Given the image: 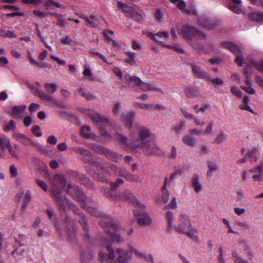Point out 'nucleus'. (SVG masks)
I'll list each match as a JSON object with an SVG mask.
<instances>
[{
    "instance_id": "473e14b6",
    "label": "nucleus",
    "mask_w": 263,
    "mask_h": 263,
    "mask_svg": "<svg viewBox=\"0 0 263 263\" xmlns=\"http://www.w3.org/2000/svg\"><path fill=\"white\" fill-rule=\"evenodd\" d=\"M81 18L85 20L86 22V25L90 27H95L96 23L95 22V16L93 15H91L89 17H86L84 15L81 16Z\"/></svg>"
},
{
    "instance_id": "6ab92c4d",
    "label": "nucleus",
    "mask_w": 263,
    "mask_h": 263,
    "mask_svg": "<svg viewBox=\"0 0 263 263\" xmlns=\"http://www.w3.org/2000/svg\"><path fill=\"white\" fill-rule=\"evenodd\" d=\"M12 137L15 140L23 143L24 145H28L32 142L31 140L26 135L16 132H13Z\"/></svg>"
},
{
    "instance_id": "4468645a",
    "label": "nucleus",
    "mask_w": 263,
    "mask_h": 263,
    "mask_svg": "<svg viewBox=\"0 0 263 263\" xmlns=\"http://www.w3.org/2000/svg\"><path fill=\"white\" fill-rule=\"evenodd\" d=\"M72 149L76 153L81 155L82 156L83 159H84V160L85 161V162L86 163H91V154L89 151H88L87 149H85L82 147H74L72 148ZM92 163L93 164V165H95L96 166V163H99V162H92Z\"/></svg>"
},
{
    "instance_id": "b1692460",
    "label": "nucleus",
    "mask_w": 263,
    "mask_h": 263,
    "mask_svg": "<svg viewBox=\"0 0 263 263\" xmlns=\"http://www.w3.org/2000/svg\"><path fill=\"white\" fill-rule=\"evenodd\" d=\"M131 250H132L133 254L134 253L135 255L138 258L144 260L149 259L152 262H154V259L152 255H149L146 256L140 251L134 248H131Z\"/></svg>"
},
{
    "instance_id": "423d86ee",
    "label": "nucleus",
    "mask_w": 263,
    "mask_h": 263,
    "mask_svg": "<svg viewBox=\"0 0 263 263\" xmlns=\"http://www.w3.org/2000/svg\"><path fill=\"white\" fill-rule=\"evenodd\" d=\"M101 224H103V222H101ZM102 226L105 231L108 232L109 236L113 242L121 243L124 241V238L121 236L118 231L120 227L119 223L110 221L106 224V226Z\"/></svg>"
},
{
    "instance_id": "dca6fc26",
    "label": "nucleus",
    "mask_w": 263,
    "mask_h": 263,
    "mask_svg": "<svg viewBox=\"0 0 263 263\" xmlns=\"http://www.w3.org/2000/svg\"><path fill=\"white\" fill-rule=\"evenodd\" d=\"M27 106L26 105H16L12 107L10 115L13 118L21 119L23 116L24 111L26 109Z\"/></svg>"
},
{
    "instance_id": "bf43d9fd",
    "label": "nucleus",
    "mask_w": 263,
    "mask_h": 263,
    "mask_svg": "<svg viewBox=\"0 0 263 263\" xmlns=\"http://www.w3.org/2000/svg\"><path fill=\"white\" fill-rule=\"evenodd\" d=\"M211 82L215 86L222 85L223 84V80L221 78L213 79Z\"/></svg>"
},
{
    "instance_id": "72a5a7b5",
    "label": "nucleus",
    "mask_w": 263,
    "mask_h": 263,
    "mask_svg": "<svg viewBox=\"0 0 263 263\" xmlns=\"http://www.w3.org/2000/svg\"><path fill=\"white\" fill-rule=\"evenodd\" d=\"M256 152L257 150L256 149H253L247 153V156L252 164L255 163L257 161Z\"/></svg>"
},
{
    "instance_id": "603ef678",
    "label": "nucleus",
    "mask_w": 263,
    "mask_h": 263,
    "mask_svg": "<svg viewBox=\"0 0 263 263\" xmlns=\"http://www.w3.org/2000/svg\"><path fill=\"white\" fill-rule=\"evenodd\" d=\"M10 173L11 176L13 178H15L18 176L17 170L14 164H11L10 166Z\"/></svg>"
},
{
    "instance_id": "5fc2aeb1",
    "label": "nucleus",
    "mask_w": 263,
    "mask_h": 263,
    "mask_svg": "<svg viewBox=\"0 0 263 263\" xmlns=\"http://www.w3.org/2000/svg\"><path fill=\"white\" fill-rule=\"evenodd\" d=\"M231 92L238 98H241L242 97L240 90L237 89L235 86H233L231 88Z\"/></svg>"
},
{
    "instance_id": "a211bd4d",
    "label": "nucleus",
    "mask_w": 263,
    "mask_h": 263,
    "mask_svg": "<svg viewBox=\"0 0 263 263\" xmlns=\"http://www.w3.org/2000/svg\"><path fill=\"white\" fill-rule=\"evenodd\" d=\"M181 111L183 117L186 119L192 120L196 126H203L204 125V121H201L200 119H198L192 114L190 113L184 109H181Z\"/></svg>"
},
{
    "instance_id": "20e7f679",
    "label": "nucleus",
    "mask_w": 263,
    "mask_h": 263,
    "mask_svg": "<svg viewBox=\"0 0 263 263\" xmlns=\"http://www.w3.org/2000/svg\"><path fill=\"white\" fill-rule=\"evenodd\" d=\"M129 197L133 198V202L135 204V210L134 211V215L136 217L138 224L140 226L146 227L152 224V220L148 214L143 211L145 206L142 203H140L136 198L133 197L132 194L129 195Z\"/></svg>"
},
{
    "instance_id": "6e6552de",
    "label": "nucleus",
    "mask_w": 263,
    "mask_h": 263,
    "mask_svg": "<svg viewBox=\"0 0 263 263\" xmlns=\"http://www.w3.org/2000/svg\"><path fill=\"white\" fill-rule=\"evenodd\" d=\"M115 263H129L133 258L131 248L119 247L116 249Z\"/></svg>"
},
{
    "instance_id": "13d9d810",
    "label": "nucleus",
    "mask_w": 263,
    "mask_h": 263,
    "mask_svg": "<svg viewBox=\"0 0 263 263\" xmlns=\"http://www.w3.org/2000/svg\"><path fill=\"white\" fill-rule=\"evenodd\" d=\"M177 208V202H176V199L175 197L173 198L172 199L171 203L166 205L164 209H168L169 208H171L173 209H176Z\"/></svg>"
},
{
    "instance_id": "37998d69",
    "label": "nucleus",
    "mask_w": 263,
    "mask_h": 263,
    "mask_svg": "<svg viewBox=\"0 0 263 263\" xmlns=\"http://www.w3.org/2000/svg\"><path fill=\"white\" fill-rule=\"evenodd\" d=\"M31 200V194L30 192L29 191H27L25 196H24V200L23 203L22 208L23 209H26L28 203Z\"/></svg>"
},
{
    "instance_id": "7c9ffc66",
    "label": "nucleus",
    "mask_w": 263,
    "mask_h": 263,
    "mask_svg": "<svg viewBox=\"0 0 263 263\" xmlns=\"http://www.w3.org/2000/svg\"><path fill=\"white\" fill-rule=\"evenodd\" d=\"M232 256L235 263H250L248 260L244 259L235 251L232 252Z\"/></svg>"
},
{
    "instance_id": "f704fd0d",
    "label": "nucleus",
    "mask_w": 263,
    "mask_h": 263,
    "mask_svg": "<svg viewBox=\"0 0 263 263\" xmlns=\"http://www.w3.org/2000/svg\"><path fill=\"white\" fill-rule=\"evenodd\" d=\"M91 128L88 125H84L81 127V134L84 138H89L91 135Z\"/></svg>"
},
{
    "instance_id": "aec40b11",
    "label": "nucleus",
    "mask_w": 263,
    "mask_h": 263,
    "mask_svg": "<svg viewBox=\"0 0 263 263\" xmlns=\"http://www.w3.org/2000/svg\"><path fill=\"white\" fill-rule=\"evenodd\" d=\"M189 134L183 136L182 142L187 146L194 147L197 143L196 138L193 136V135H191L189 133Z\"/></svg>"
},
{
    "instance_id": "e433bc0d",
    "label": "nucleus",
    "mask_w": 263,
    "mask_h": 263,
    "mask_svg": "<svg viewBox=\"0 0 263 263\" xmlns=\"http://www.w3.org/2000/svg\"><path fill=\"white\" fill-rule=\"evenodd\" d=\"M228 138V135L224 132H220L215 139L216 143L219 144L225 141Z\"/></svg>"
},
{
    "instance_id": "ea45409f",
    "label": "nucleus",
    "mask_w": 263,
    "mask_h": 263,
    "mask_svg": "<svg viewBox=\"0 0 263 263\" xmlns=\"http://www.w3.org/2000/svg\"><path fill=\"white\" fill-rule=\"evenodd\" d=\"M51 14L57 18V20H58L57 25L60 26L62 27H65L66 22H65V19L63 17L62 15H61L60 14H58V13H54V14L51 13Z\"/></svg>"
},
{
    "instance_id": "c85d7f7f",
    "label": "nucleus",
    "mask_w": 263,
    "mask_h": 263,
    "mask_svg": "<svg viewBox=\"0 0 263 263\" xmlns=\"http://www.w3.org/2000/svg\"><path fill=\"white\" fill-rule=\"evenodd\" d=\"M78 91L80 95L83 96L85 99L88 100H92L95 99L96 97L93 95L91 94L87 90L81 88L78 90Z\"/></svg>"
},
{
    "instance_id": "9b49d317",
    "label": "nucleus",
    "mask_w": 263,
    "mask_h": 263,
    "mask_svg": "<svg viewBox=\"0 0 263 263\" xmlns=\"http://www.w3.org/2000/svg\"><path fill=\"white\" fill-rule=\"evenodd\" d=\"M182 31L184 37L187 39L193 38L204 39L205 38V35L203 33L192 26H184L183 27Z\"/></svg>"
},
{
    "instance_id": "1a4fd4ad",
    "label": "nucleus",
    "mask_w": 263,
    "mask_h": 263,
    "mask_svg": "<svg viewBox=\"0 0 263 263\" xmlns=\"http://www.w3.org/2000/svg\"><path fill=\"white\" fill-rule=\"evenodd\" d=\"M90 148L97 153L104 154L108 159L111 160L116 162H119L121 160L122 155H120L102 146L96 144H91Z\"/></svg>"
},
{
    "instance_id": "680f3d73",
    "label": "nucleus",
    "mask_w": 263,
    "mask_h": 263,
    "mask_svg": "<svg viewBox=\"0 0 263 263\" xmlns=\"http://www.w3.org/2000/svg\"><path fill=\"white\" fill-rule=\"evenodd\" d=\"M262 168H263V164L258 165L256 168H253L250 169L249 171V172L252 173H255V174H257V173H261L262 171Z\"/></svg>"
},
{
    "instance_id": "69168bd1",
    "label": "nucleus",
    "mask_w": 263,
    "mask_h": 263,
    "mask_svg": "<svg viewBox=\"0 0 263 263\" xmlns=\"http://www.w3.org/2000/svg\"><path fill=\"white\" fill-rule=\"evenodd\" d=\"M177 8L179 9L182 12H184L185 10L186 4L183 1L179 0L178 1Z\"/></svg>"
},
{
    "instance_id": "a18cd8bd",
    "label": "nucleus",
    "mask_w": 263,
    "mask_h": 263,
    "mask_svg": "<svg viewBox=\"0 0 263 263\" xmlns=\"http://www.w3.org/2000/svg\"><path fill=\"white\" fill-rule=\"evenodd\" d=\"M166 216L168 222V228H172L173 226V220L174 219L173 213L171 212H168L166 213Z\"/></svg>"
},
{
    "instance_id": "3c124183",
    "label": "nucleus",
    "mask_w": 263,
    "mask_h": 263,
    "mask_svg": "<svg viewBox=\"0 0 263 263\" xmlns=\"http://www.w3.org/2000/svg\"><path fill=\"white\" fill-rule=\"evenodd\" d=\"M36 183L43 191L46 192L48 190V186L43 180L37 179Z\"/></svg>"
},
{
    "instance_id": "a19ab883",
    "label": "nucleus",
    "mask_w": 263,
    "mask_h": 263,
    "mask_svg": "<svg viewBox=\"0 0 263 263\" xmlns=\"http://www.w3.org/2000/svg\"><path fill=\"white\" fill-rule=\"evenodd\" d=\"M249 66V65H247V67L245 69L244 74L246 78L245 83L248 86H251L252 84V80L251 73H249L248 69Z\"/></svg>"
},
{
    "instance_id": "bb28decb",
    "label": "nucleus",
    "mask_w": 263,
    "mask_h": 263,
    "mask_svg": "<svg viewBox=\"0 0 263 263\" xmlns=\"http://www.w3.org/2000/svg\"><path fill=\"white\" fill-rule=\"evenodd\" d=\"M248 61L253 66L256 70L263 72V60L256 61L252 58H248Z\"/></svg>"
},
{
    "instance_id": "09e8293b",
    "label": "nucleus",
    "mask_w": 263,
    "mask_h": 263,
    "mask_svg": "<svg viewBox=\"0 0 263 263\" xmlns=\"http://www.w3.org/2000/svg\"><path fill=\"white\" fill-rule=\"evenodd\" d=\"M31 132L37 137H41L42 135V133L40 131V127L38 125L33 126L31 128Z\"/></svg>"
},
{
    "instance_id": "e2e57ef3",
    "label": "nucleus",
    "mask_w": 263,
    "mask_h": 263,
    "mask_svg": "<svg viewBox=\"0 0 263 263\" xmlns=\"http://www.w3.org/2000/svg\"><path fill=\"white\" fill-rule=\"evenodd\" d=\"M83 73L85 77L88 78L90 80H93V79L92 77V72L90 70L89 68H85V70H84Z\"/></svg>"
},
{
    "instance_id": "9d476101",
    "label": "nucleus",
    "mask_w": 263,
    "mask_h": 263,
    "mask_svg": "<svg viewBox=\"0 0 263 263\" xmlns=\"http://www.w3.org/2000/svg\"><path fill=\"white\" fill-rule=\"evenodd\" d=\"M222 45L226 49L230 50L236 57L235 62L239 66H241L244 64L245 59L239 47L231 42H223Z\"/></svg>"
},
{
    "instance_id": "6e6d98bb",
    "label": "nucleus",
    "mask_w": 263,
    "mask_h": 263,
    "mask_svg": "<svg viewBox=\"0 0 263 263\" xmlns=\"http://www.w3.org/2000/svg\"><path fill=\"white\" fill-rule=\"evenodd\" d=\"M167 183V178L166 177L165 178V181H164V184H163V186L162 187V189H161V192H163V193L165 192L166 193L165 201H167L168 199V198H169V193H168V192L167 191V190L166 189Z\"/></svg>"
},
{
    "instance_id": "0eeeda50",
    "label": "nucleus",
    "mask_w": 263,
    "mask_h": 263,
    "mask_svg": "<svg viewBox=\"0 0 263 263\" xmlns=\"http://www.w3.org/2000/svg\"><path fill=\"white\" fill-rule=\"evenodd\" d=\"M96 167L104 173H110L111 171H113L116 175L121 176L125 178L129 173L124 168H117L116 166L111 165L109 163H96Z\"/></svg>"
},
{
    "instance_id": "5701e85b",
    "label": "nucleus",
    "mask_w": 263,
    "mask_h": 263,
    "mask_svg": "<svg viewBox=\"0 0 263 263\" xmlns=\"http://www.w3.org/2000/svg\"><path fill=\"white\" fill-rule=\"evenodd\" d=\"M192 68L193 71L195 76L197 78L205 79L209 78V74L206 72L202 71L200 68V67H199L196 65H193L192 66Z\"/></svg>"
},
{
    "instance_id": "4be33fe9",
    "label": "nucleus",
    "mask_w": 263,
    "mask_h": 263,
    "mask_svg": "<svg viewBox=\"0 0 263 263\" xmlns=\"http://www.w3.org/2000/svg\"><path fill=\"white\" fill-rule=\"evenodd\" d=\"M139 87L140 89L144 91H161V90L158 88H157L155 86V84L153 83H147L142 82L141 80L140 81Z\"/></svg>"
},
{
    "instance_id": "052dcab7",
    "label": "nucleus",
    "mask_w": 263,
    "mask_h": 263,
    "mask_svg": "<svg viewBox=\"0 0 263 263\" xmlns=\"http://www.w3.org/2000/svg\"><path fill=\"white\" fill-rule=\"evenodd\" d=\"M78 214L79 215H80V216L81 218V219L79 220L80 223L81 224V225L83 227L84 229L85 230H87L86 222L85 217L82 214H81L80 213H78Z\"/></svg>"
},
{
    "instance_id": "f03ea898",
    "label": "nucleus",
    "mask_w": 263,
    "mask_h": 263,
    "mask_svg": "<svg viewBox=\"0 0 263 263\" xmlns=\"http://www.w3.org/2000/svg\"><path fill=\"white\" fill-rule=\"evenodd\" d=\"M82 112L91 117L104 138L114 139V136L118 133L115 131L116 125L114 122L91 109L84 108Z\"/></svg>"
},
{
    "instance_id": "79ce46f5",
    "label": "nucleus",
    "mask_w": 263,
    "mask_h": 263,
    "mask_svg": "<svg viewBox=\"0 0 263 263\" xmlns=\"http://www.w3.org/2000/svg\"><path fill=\"white\" fill-rule=\"evenodd\" d=\"M17 148V145H14L13 147L10 145L9 147H7V149L9 151V154L12 156L13 158L18 159V156L17 155V152H16V148Z\"/></svg>"
},
{
    "instance_id": "0e129e2a",
    "label": "nucleus",
    "mask_w": 263,
    "mask_h": 263,
    "mask_svg": "<svg viewBox=\"0 0 263 263\" xmlns=\"http://www.w3.org/2000/svg\"><path fill=\"white\" fill-rule=\"evenodd\" d=\"M155 18L158 21H162L163 17V13L160 9H157L155 12Z\"/></svg>"
},
{
    "instance_id": "ddd939ff",
    "label": "nucleus",
    "mask_w": 263,
    "mask_h": 263,
    "mask_svg": "<svg viewBox=\"0 0 263 263\" xmlns=\"http://www.w3.org/2000/svg\"><path fill=\"white\" fill-rule=\"evenodd\" d=\"M66 192L69 196L76 198L80 202H83L86 200V197L77 186L68 184L66 189Z\"/></svg>"
},
{
    "instance_id": "338daca9",
    "label": "nucleus",
    "mask_w": 263,
    "mask_h": 263,
    "mask_svg": "<svg viewBox=\"0 0 263 263\" xmlns=\"http://www.w3.org/2000/svg\"><path fill=\"white\" fill-rule=\"evenodd\" d=\"M262 172L258 173V174H254L252 178L254 181L261 182L262 180Z\"/></svg>"
},
{
    "instance_id": "a878e982",
    "label": "nucleus",
    "mask_w": 263,
    "mask_h": 263,
    "mask_svg": "<svg viewBox=\"0 0 263 263\" xmlns=\"http://www.w3.org/2000/svg\"><path fill=\"white\" fill-rule=\"evenodd\" d=\"M34 95H36L42 99L46 100L49 101H50L52 103V104H54V103L55 101V99L51 96H50L49 95H47L45 93L43 92H41L39 91V90H35V92H34Z\"/></svg>"
},
{
    "instance_id": "864d4df0",
    "label": "nucleus",
    "mask_w": 263,
    "mask_h": 263,
    "mask_svg": "<svg viewBox=\"0 0 263 263\" xmlns=\"http://www.w3.org/2000/svg\"><path fill=\"white\" fill-rule=\"evenodd\" d=\"M121 104L119 102H116L114 106L113 107V109H112L114 114L115 115H119V114L120 112V110L121 109Z\"/></svg>"
},
{
    "instance_id": "39448f33",
    "label": "nucleus",
    "mask_w": 263,
    "mask_h": 263,
    "mask_svg": "<svg viewBox=\"0 0 263 263\" xmlns=\"http://www.w3.org/2000/svg\"><path fill=\"white\" fill-rule=\"evenodd\" d=\"M115 252L112 245L108 241L103 240L99 248V260L102 263H115Z\"/></svg>"
},
{
    "instance_id": "f8f14e48",
    "label": "nucleus",
    "mask_w": 263,
    "mask_h": 263,
    "mask_svg": "<svg viewBox=\"0 0 263 263\" xmlns=\"http://www.w3.org/2000/svg\"><path fill=\"white\" fill-rule=\"evenodd\" d=\"M191 223L189 217L184 213H181L178 218V224L176 230L181 233H185L191 228Z\"/></svg>"
},
{
    "instance_id": "c9c22d12",
    "label": "nucleus",
    "mask_w": 263,
    "mask_h": 263,
    "mask_svg": "<svg viewBox=\"0 0 263 263\" xmlns=\"http://www.w3.org/2000/svg\"><path fill=\"white\" fill-rule=\"evenodd\" d=\"M16 128L15 122L13 120H11L4 126L3 129L7 132L10 130H14Z\"/></svg>"
},
{
    "instance_id": "8fccbe9b",
    "label": "nucleus",
    "mask_w": 263,
    "mask_h": 263,
    "mask_svg": "<svg viewBox=\"0 0 263 263\" xmlns=\"http://www.w3.org/2000/svg\"><path fill=\"white\" fill-rule=\"evenodd\" d=\"M185 127V124L183 122H180L173 127V130L176 133H180L181 131Z\"/></svg>"
},
{
    "instance_id": "de8ad7c7",
    "label": "nucleus",
    "mask_w": 263,
    "mask_h": 263,
    "mask_svg": "<svg viewBox=\"0 0 263 263\" xmlns=\"http://www.w3.org/2000/svg\"><path fill=\"white\" fill-rule=\"evenodd\" d=\"M123 183L124 181L122 179L118 178L115 183L111 182L110 183V189L112 191L115 190L119 185L122 184Z\"/></svg>"
},
{
    "instance_id": "f3484780",
    "label": "nucleus",
    "mask_w": 263,
    "mask_h": 263,
    "mask_svg": "<svg viewBox=\"0 0 263 263\" xmlns=\"http://www.w3.org/2000/svg\"><path fill=\"white\" fill-rule=\"evenodd\" d=\"M136 116V112L135 111H130L126 115H123L121 117L122 121L124 123L125 126L130 129L133 126L134 123V119Z\"/></svg>"
},
{
    "instance_id": "58836bf2",
    "label": "nucleus",
    "mask_w": 263,
    "mask_h": 263,
    "mask_svg": "<svg viewBox=\"0 0 263 263\" xmlns=\"http://www.w3.org/2000/svg\"><path fill=\"white\" fill-rule=\"evenodd\" d=\"M169 36V34L168 32L164 31V32H158L157 33L155 34L152 38L154 40L160 42V38L161 37H165L167 38Z\"/></svg>"
},
{
    "instance_id": "4c0bfd02",
    "label": "nucleus",
    "mask_w": 263,
    "mask_h": 263,
    "mask_svg": "<svg viewBox=\"0 0 263 263\" xmlns=\"http://www.w3.org/2000/svg\"><path fill=\"white\" fill-rule=\"evenodd\" d=\"M45 88L48 93L52 94L56 91L57 86L54 83H47L45 84Z\"/></svg>"
},
{
    "instance_id": "4d7b16f0",
    "label": "nucleus",
    "mask_w": 263,
    "mask_h": 263,
    "mask_svg": "<svg viewBox=\"0 0 263 263\" xmlns=\"http://www.w3.org/2000/svg\"><path fill=\"white\" fill-rule=\"evenodd\" d=\"M240 88L241 89L245 91L247 93L254 94L255 93V90L251 87V86H241Z\"/></svg>"
},
{
    "instance_id": "2f4dec72",
    "label": "nucleus",
    "mask_w": 263,
    "mask_h": 263,
    "mask_svg": "<svg viewBox=\"0 0 263 263\" xmlns=\"http://www.w3.org/2000/svg\"><path fill=\"white\" fill-rule=\"evenodd\" d=\"M208 166L209 170L207 172V175L209 177L212 175V172L216 171L218 168V164L214 161H208Z\"/></svg>"
},
{
    "instance_id": "c03bdc74",
    "label": "nucleus",
    "mask_w": 263,
    "mask_h": 263,
    "mask_svg": "<svg viewBox=\"0 0 263 263\" xmlns=\"http://www.w3.org/2000/svg\"><path fill=\"white\" fill-rule=\"evenodd\" d=\"M134 105L137 107L142 108V109H146L147 110H150L154 107V106L152 104H143V103H138V102L134 103Z\"/></svg>"
},
{
    "instance_id": "c756f323",
    "label": "nucleus",
    "mask_w": 263,
    "mask_h": 263,
    "mask_svg": "<svg viewBox=\"0 0 263 263\" xmlns=\"http://www.w3.org/2000/svg\"><path fill=\"white\" fill-rule=\"evenodd\" d=\"M125 79L128 83L133 85H139L141 80L136 77L131 76L129 74H126L125 76Z\"/></svg>"
},
{
    "instance_id": "cd10ccee",
    "label": "nucleus",
    "mask_w": 263,
    "mask_h": 263,
    "mask_svg": "<svg viewBox=\"0 0 263 263\" xmlns=\"http://www.w3.org/2000/svg\"><path fill=\"white\" fill-rule=\"evenodd\" d=\"M185 95L187 98H193L200 95L198 91L192 87H188L185 89Z\"/></svg>"
},
{
    "instance_id": "774afa93",
    "label": "nucleus",
    "mask_w": 263,
    "mask_h": 263,
    "mask_svg": "<svg viewBox=\"0 0 263 263\" xmlns=\"http://www.w3.org/2000/svg\"><path fill=\"white\" fill-rule=\"evenodd\" d=\"M23 123L26 127L30 126L32 123L31 117L29 116H26L23 120Z\"/></svg>"
},
{
    "instance_id": "412c9836",
    "label": "nucleus",
    "mask_w": 263,
    "mask_h": 263,
    "mask_svg": "<svg viewBox=\"0 0 263 263\" xmlns=\"http://www.w3.org/2000/svg\"><path fill=\"white\" fill-rule=\"evenodd\" d=\"M192 185L196 193H199L202 189L200 182L199 176L197 174H193L192 178Z\"/></svg>"
},
{
    "instance_id": "49530a36",
    "label": "nucleus",
    "mask_w": 263,
    "mask_h": 263,
    "mask_svg": "<svg viewBox=\"0 0 263 263\" xmlns=\"http://www.w3.org/2000/svg\"><path fill=\"white\" fill-rule=\"evenodd\" d=\"M125 178L130 182H141V180L139 176L134 175L130 173H128Z\"/></svg>"
},
{
    "instance_id": "f257e3e1",
    "label": "nucleus",
    "mask_w": 263,
    "mask_h": 263,
    "mask_svg": "<svg viewBox=\"0 0 263 263\" xmlns=\"http://www.w3.org/2000/svg\"><path fill=\"white\" fill-rule=\"evenodd\" d=\"M114 140L118 141L132 151L137 152L141 148L146 156L159 154L160 149L155 143L153 134L146 127L138 126L136 130H132L130 135V141L127 137L116 133Z\"/></svg>"
},
{
    "instance_id": "2eb2a0df",
    "label": "nucleus",
    "mask_w": 263,
    "mask_h": 263,
    "mask_svg": "<svg viewBox=\"0 0 263 263\" xmlns=\"http://www.w3.org/2000/svg\"><path fill=\"white\" fill-rule=\"evenodd\" d=\"M213 128V123L212 121H211L206 125V128L204 131L201 129L192 128L190 129L188 132L191 135H195L196 136L210 135L212 134Z\"/></svg>"
},
{
    "instance_id": "393cba45",
    "label": "nucleus",
    "mask_w": 263,
    "mask_h": 263,
    "mask_svg": "<svg viewBox=\"0 0 263 263\" xmlns=\"http://www.w3.org/2000/svg\"><path fill=\"white\" fill-rule=\"evenodd\" d=\"M249 19L257 22H263V12H253L248 14Z\"/></svg>"
},
{
    "instance_id": "7ed1b4c3",
    "label": "nucleus",
    "mask_w": 263,
    "mask_h": 263,
    "mask_svg": "<svg viewBox=\"0 0 263 263\" xmlns=\"http://www.w3.org/2000/svg\"><path fill=\"white\" fill-rule=\"evenodd\" d=\"M52 183L53 187L52 191V196L60 210H64L66 204L71 208L74 207V205L72 202L69 201L67 198L62 197L61 196L62 191L57 186L58 184L62 186L65 185L66 180L64 176L60 174H55L53 177Z\"/></svg>"
}]
</instances>
